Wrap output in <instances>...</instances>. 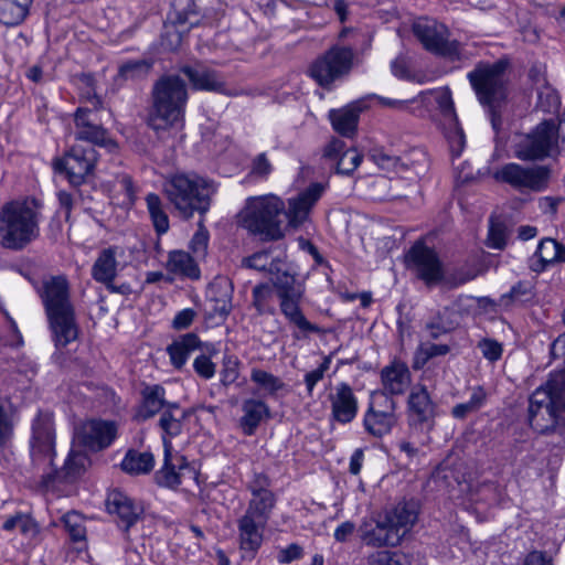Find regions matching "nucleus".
<instances>
[{"label":"nucleus","instance_id":"f257e3e1","mask_svg":"<svg viewBox=\"0 0 565 565\" xmlns=\"http://www.w3.org/2000/svg\"><path fill=\"white\" fill-rule=\"evenodd\" d=\"M56 348H65L78 337L75 308L71 300L70 282L64 275L42 281L39 291Z\"/></svg>","mask_w":565,"mask_h":565},{"label":"nucleus","instance_id":"f03ea898","mask_svg":"<svg viewBox=\"0 0 565 565\" xmlns=\"http://www.w3.org/2000/svg\"><path fill=\"white\" fill-rule=\"evenodd\" d=\"M43 204L34 198L13 200L0 209V245L22 250L40 236Z\"/></svg>","mask_w":565,"mask_h":565},{"label":"nucleus","instance_id":"7ed1b4c3","mask_svg":"<svg viewBox=\"0 0 565 565\" xmlns=\"http://www.w3.org/2000/svg\"><path fill=\"white\" fill-rule=\"evenodd\" d=\"M188 99L186 84L179 75L159 77L151 89L148 126L156 131L182 126Z\"/></svg>","mask_w":565,"mask_h":565},{"label":"nucleus","instance_id":"20e7f679","mask_svg":"<svg viewBox=\"0 0 565 565\" xmlns=\"http://www.w3.org/2000/svg\"><path fill=\"white\" fill-rule=\"evenodd\" d=\"M215 192L214 182L196 173L175 172L166 177L163 182L167 200L186 220L196 212L204 215Z\"/></svg>","mask_w":565,"mask_h":565},{"label":"nucleus","instance_id":"39448f33","mask_svg":"<svg viewBox=\"0 0 565 565\" xmlns=\"http://www.w3.org/2000/svg\"><path fill=\"white\" fill-rule=\"evenodd\" d=\"M268 273L279 300L280 312L288 323L294 326L301 335L318 332L319 328L305 317L301 309L305 296L303 284L285 269L284 264L278 259L270 262Z\"/></svg>","mask_w":565,"mask_h":565},{"label":"nucleus","instance_id":"423d86ee","mask_svg":"<svg viewBox=\"0 0 565 565\" xmlns=\"http://www.w3.org/2000/svg\"><path fill=\"white\" fill-rule=\"evenodd\" d=\"M285 212L284 201L275 194L250 196L237 214V223L265 241L282 237L280 216Z\"/></svg>","mask_w":565,"mask_h":565},{"label":"nucleus","instance_id":"0eeeda50","mask_svg":"<svg viewBox=\"0 0 565 565\" xmlns=\"http://www.w3.org/2000/svg\"><path fill=\"white\" fill-rule=\"evenodd\" d=\"M559 127L553 119L543 120L529 134L520 136L513 145L514 157L522 161H542L561 153Z\"/></svg>","mask_w":565,"mask_h":565},{"label":"nucleus","instance_id":"6e6552de","mask_svg":"<svg viewBox=\"0 0 565 565\" xmlns=\"http://www.w3.org/2000/svg\"><path fill=\"white\" fill-rule=\"evenodd\" d=\"M507 68L508 62L499 60L494 63L480 62L468 73V79L479 102L490 107L492 111V125L494 128L497 127L494 108L507 97Z\"/></svg>","mask_w":565,"mask_h":565},{"label":"nucleus","instance_id":"1a4fd4ad","mask_svg":"<svg viewBox=\"0 0 565 565\" xmlns=\"http://www.w3.org/2000/svg\"><path fill=\"white\" fill-rule=\"evenodd\" d=\"M412 31L423 47L449 62L467 58L463 44L450 39L448 26L433 18L420 17L413 22Z\"/></svg>","mask_w":565,"mask_h":565},{"label":"nucleus","instance_id":"9d476101","mask_svg":"<svg viewBox=\"0 0 565 565\" xmlns=\"http://www.w3.org/2000/svg\"><path fill=\"white\" fill-rule=\"evenodd\" d=\"M355 52L350 46L333 45L309 66V76L322 88L332 89L334 83L345 78L354 65Z\"/></svg>","mask_w":565,"mask_h":565},{"label":"nucleus","instance_id":"9b49d317","mask_svg":"<svg viewBox=\"0 0 565 565\" xmlns=\"http://www.w3.org/2000/svg\"><path fill=\"white\" fill-rule=\"evenodd\" d=\"M552 170L548 166H523L509 162L501 166L493 173V178L501 183L509 184L520 193L543 192L551 181Z\"/></svg>","mask_w":565,"mask_h":565},{"label":"nucleus","instance_id":"f8f14e48","mask_svg":"<svg viewBox=\"0 0 565 565\" xmlns=\"http://www.w3.org/2000/svg\"><path fill=\"white\" fill-rule=\"evenodd\" d=\"M90 106L81 107L75 113L76 139L90 142L94 146L104 147L108 151H115L117 143L109 137L107 130L99 124L97 113L103 106L99 97L88 99Z\"/></svg>","mask_w":565,"mask_h":565},{"label":"nucleus","instance_id":"ddd939ff","mask_svg":"<svg viewBox=\"0 0 565 565\" xmlns=\"http://www.w3.org/2000/svg\"><path fill=\"white\" fill-rule=\"evenodd\" d=\"M97 162V152L93 146L74 145L63 158L53 163L54 170L65 173L74 185L84 183L90 175Z\"/></svg>","mask_w":565,"mask_h":565},{"label":"nucleus","instance_id":"4468645a","mask_svg":"<svg viewBox=\"0 0 565 565\" xmlns=\"http://www.w3.org/2000/svg\"><path fill=\"white\" fill-rule=\"evenodd\" d=\"M396 403L385 394H372L369 407L363 417V426L367 434L381 438L391 433L397 423Z\"/></svg>","mask_w":565,"mask_h":565},{"label":"nucleus","instance_id":"2eb2a0df","mask_svg":"<svg viewBox=\"0 0 565 565\" xmlns=\"http://www.w3.org/2000/svg\"><path fill=\"white\" fill-rule=\"evenodd\" d=\"M188 480H196V471L188 462L185 457L179 454H172L171 440L164 438V460L163 466L156 472V481L160 487L172 490L178 489Z\"/></svg>","mask_w":565,"mask_h":565},{"label":"nucleus","instance_id":"dca6fc26","mask_svg":"<svg viewBox=\"0 0 565 565\" xmlns=\"http://www.w3.org/2000/svg\"><path fill=\"white\" fill-rule=\"evenodd\" d=\"M409 267L426 285L440 284L444 279L443 264L437 253L424 243H415L407 254Z\"/></svg>","mask_w":565,"mask_h":565},{"label":"nucleus","instance_id":"f3484780","mask_svg":"<svg viewBox=\"0 0 565 565\" xmlns=\"http://www.w3.org/2000/svg\"><path fill=\"white\" fill-rule=\"evenodd\" d=\"M529 402V423L539 433H546L553 428L564 412L554 407V399L543 386L532 393Z\"/></svg>","mask_w":565,"mask_h":565},{"label":"nucleus","instance_id":"a211bd4d","mask_svg":"<svg viewBox=\"0 0 565 565\" xmlns=\"http://www.w3.org/2000/svg\"><path fill=\"white\" fill-rule=\"evenodd\" d=\"M117 424L111 420L89 419L76 429V438L84 447L99 451L108 448L117 437Z\"/></svg>","mask_w":565,"mask_h":565},{"label":"nucleus","instance_id":"6ab92c4d","mask_svg":"<svg viewBox=\"0 0 565 565\" xmlns=\"http://www.w3.org/2000/svg\"><path fill=\"white\" fill-rule=\"evenodd\" d=\"M53 415L49 412H39L32 424L31 454L35 463L47 460L51 465L54 450Z\"/></svg>","mask_w":565,"mask_h":565},{"label":"nucleus","instance_id":"aec40b11","mask_svg":"<svg viewBox=\"0 0 565 565\" xmlns=\"http://www.w3.org/2000/svg\"><path fill=\"white\" fill-rule=\"evenodd\" d=\"M407 419L414 429L428 433L435 425V404L425 386H415L407 399Z\"/></svg>","mask_w":565,"mask_h":565},{"label":"nucleus","instance_id":"412c9836","mask_svg":"<svg viewBox=\"0 0 565 565\" xmlns=\"http://www.w3.org/2000/svg\"><path fill=\"white\" fill-rule=\"evenodd\" d=\"M437 104L441 115L440 121L444 134L448 141L451 156L459 157L466 147V136L459 125L450 93H443L437 98Z\"/></svg>","mask_w":565,"mask_h":565},{"label":"nucleus","instance_id":"4be33fe9","mask_svg":"<svg viewBox=\"0 0 565 565\" xmlns=\"http://www.w3.org/2000/svg\"><path fill=\"white\" fill-rule=\"evenodd\" d=\"M324 190L326 186L322 183H311L297 196L288 200V206L285 207L284 214L291 226L297 227L309 218L312 207L320 200Z\"/></svg>","mask_w":565,"mask_h":565},{"label":"nucleus","instance_id":"5701e85b","mask_svg":"<svg viewBox=\"0 0 565 565\" xmlns=\"http://www.w3.org/2000/svg\"><path fill=\"white\" fill-rule=\"evenodd\" d=\"M331 419L347 425L354 420L359 411V402L348 383H339L329 394Z\"/></svg>","mask_w":565,"mask_h":565},{"label":"nucleus","instance_id":"b1692460","mask_svg":"<svg viewBox=\"0 0 565 565\" xmlns=\"http://www.w3.org/2000/svg\"><path fill=\"white\" fill-rule=\"evenodd\" d=\"M360 540L371 547L396 546L401 543L396 531L390 526L386 519H364L359 529Z\"/></svg>","mask_w":565,"mask_h":565},{"label":"nucleus","instance_id":"393cba45","mask_svg":"<svg viewBox=\"0 0 565 565\" xmlns=\"http://www.w3.org/2000/svg\"><path fill=\"white\" fill-rule=\"evenodd\" d=\"M267 522L243 514L237 520L239 548L244 557L253 558L264 541Z\"/></svg>","mask_w":565,"mask_h":565},{"label":"nucleus","instance_id":"a878e982","mask_svg":"<svg viewBox=\"0 0 565 565\" xmlns=\"http://www.w3.org/2000/svg\"><path fill=\"white\" fill-rule=\"evenodd\" d=\"M87 458L82 452L71 451L61 470H52L42 476V484L46 489L54 488L57 483L75 481L85 470Z\"/></svg>","mask_w":565,"mask_h":565},{"label":"nucleus","instance_id":"bb28decb","mask_svg":"<svg viewBox=\"0 0 565 565\" xmlns=\"http://www.w3.org/2000/svg\"><path fill=\"white\" fill-rule=\"evenodd\" d=\"M381 383L383 392L380 394L402 395L411 385V372L402 361H393L381 371Z\"/></svg>","mask_w":565,"mask_h":565},{"label":"nucleus","instance_id":"cd10ccee","mask_svg":"<svg viewBox=\"0 0 565 565\" xmlns=\"http://www.w3.org/2000/svg\"><path fill=\"white\" fill-rule=\"evenodd\" d=\"M106 502L108 512L118 516L120 526L126 531L139 520L142 513L141 507L137 505L132 499L118 490L111 491Z\"/></svg>","mask_w":565,"mask_h":565},{"label":"nucleus","instance_id":"c85d7f7f","mask_svg":"<svg viewBox=\"0 0 565 565\" xmlns=\"http://www.w3.org/2000/svg\"><path fill=\"white\" fill-rule=\"evenodd\" d=\"M140 395L141 402L138 406L136 418L141 422L161 414L169 404L173 403L166 399V390L159 384L145 386Z\"/></svg>","mask_w":565,"mask_h":565},{"label":"nucleus","instance_id":"c756f323","mask_svg":"<svg viewBox=\"0 0 565 565\" xmlns=\"http://www.w3.org/2000/svg\"><path fill=\"white\" fill-rule=\"evenodd\" d=\"M390 526L396 531L399 541L409 532L418 518V507L415 501H404L384 514Z\"/></svg>","mask_w":565,"mask_h":565},{"label":"nucleus","instance_id":"7c9ffc66","mask_svg":"<svg viewBox=\"0 0 565 565\" xmlns=\"http://www.w3.org/2000/svg\"><path fill=\"white\" fill-rule=\"evenodd\" d=\"M181 72L188 77L192 87L198 90L223 92L224 81L213 70L203 65L181 67Z\"/></svg>","mask_w":565,"mask_h":565},{"label":"nucleus","instance_id":"2f4dec72","mask_svg":"<svg viewBox=\"0 0 565 565\" xmlns=\"http://www.w3.org/2000/svg\"><path fill=\"white\" fill-rule=\"evenodd\" d=\"M535 260L531 269L536 273L544 271L548 266L565 262V246L553 238H543L535 252Z\"/></svg>","mask_w":565,"mask_h":565},{"label":"nucleus","instance_id":"473e14b6","mask_svg":"<svg viewBox=\"0 0 565 565\" xmlns=\"http://www.w3.org/2000/svg\"><path fill=\"white\" fill-rule=\"evenodd\" d=\"M200 347L201 341L199 337L193 332H189L179 337L167 348L171 364L177 370H181L185 365L189 355L193 351L200 349Z\"/></svg>","mask_w":565,"mask_h":565},{"label":"nucleus","instance_id":"72a5a7b5","mask_svg":"<svg viewBox=\"0 0 565 565\" xmlns=\"http://www.w3.org/2000/svg\"><path fill=\"white\" fill-rule=\"evenodd\" d=\"M167 270L180 277H186L190 279L200 278V269L191 255L183 250H172L168 255L166 263Z\"/></svg>","mask_w":565,"mask_h":565},{"label":"nucleus","instance_id":"f704fd0d","mask_svg":"<svg viewBox=\"0 0 565 565\" xmlns=\"http://www.w3.org/2000/svg\"><path fill=\"white\" fill-rule=\"evenodd\" d=\"M244 415L241 418V427L245 435L252 436L263 418L268 415L269 408L263 401L248 398L242 406Z\"/></svg>","mask_w":565,"mask_h":565},{"label":"nucleus","instance_id":"c9c22d12","mask_svg":"<svg viewBox=\"0 0 565 565\" xmlns=\"http://www.w3.org/2000/svg\"><path fill=\"white\" fill-rule=\"evenodd\" d=\"M33 0H0V22L7 26L21 24L30 14Z\"/></svg>","mask_w":565,"mask_h":565},{"label":"nucleus","instance_id":"e433bc0d","mask_svg":"<svg viewBox=\"0 0 565 565\" xmlns=\"http://www.w3.org/2000/svg\"><path fill=\"white\" fill-rule=\"evenodd\" d=\"M212 312L218 317H226L232 310V288L226 280L213 282L207 291Z\"/></svg>","mask_w":565,"mask_h":565},{"label":"nucleus","instance_id":"4c0bfd02","mask_svg":"<svg viewBox=\"0 0 565 565\" xmlns=\"http://www.w3.org/2000/svg\"><path fill=\"white\" fill-rule=\"evenodd\" d=\"M185 413L181 409L180 405L175 402L169 404V406L160 414L159 427L161 428L164 438L170 440L181 434L183 427V420Z\"/></svg>","mask_w":565,"mask_h":565},{"label":"nucleus","instance_id":"58836bf2","mask_svg":"<svg viewBox=\"0 0 565 565\" xmlns=\"http://www.w3.org/2000/svg\"><path fill=\"white\" fill-rule=\"evenodd\" d=\"M117 275V259L114 248L103 249L92 267L93 278L102 284L113 282Z\"/></svg>","mask_w":565,"mask_h":565},{"label":"nucleus","instance_id":"ea45409f","mask_svg":"<svg viewBox=\"0 0 565 565\" xmlns=\"http://www.w3.org/2000/svg\"><path fill=\"white\" fill-rule=\"evenodd\" d=\"M333 129L343 137H352L358 127L359 110L354 107H344L341 109H331L329 111Z\"/></svg>","mask_w":565,"mask_h":565},{"label":"nucleus","instance_id":"a19ab883","mask_svg":"<svg viewBox=\"0 0 565 565\" xmlns=\"http://www.w3.org/2000/svg\"><path fill=\"white\" fill-rule=\"evenodd\" d=\"M276 502L277 498L274 492L254 494L250 497L244 514L268 523L273 510L275 509Z\"/></svg>","mask_w":565,"mask_h":565},{"label":"nucleus","instance_id":"79ce46f5","mask_svg":"<svg viewBox=\"0 0 565 565\" xmlns=\"http://www.w3.org/2000/svg\"><path fill=\"white\" fill-rule=\"evenodd\" d=\"M154 458L150 452L129 450L121 461V469L130 475H143L152 470Z\"/></svg>","mask_w":565,"mask_h":565},{"label":"nucleus","instance_id":"37998d69","mask_svg":"<svg viewBox=\"0 0 565 565\" xmlns=\"http://www.w3.org/2000/svg\"><path fill=\"white\" fill-rule=\"evenodd\" d=\"M147 209L156 232L161 235L169 231V217L164 211L160 196L156 193H149L146 196Z\"/></svg>","mask_w":565,"mask_h":565},{"label":"nucleus","instance_id":"c03bdc74","mask_svg":"<svg viewBox=\"0 0 565 565\" xmlns=\"http://www.w3.org/2000/svg\"><path fill=\"white\" fill-rule=\"evenodd\" d=\"M487 393L481 386L472 390L468 402L457 404L451 409L452 417L465 419L468 415L478 412L486 403Z\"/></svg>","mask_w":565,"mask_h":565},{"label":"nucleus","instance_id":"a18cd8bd","mask_svg":"<svg viewBox=\"0 0 565 565\" xmlns=\"http://www.w3.org/2000/svg\"><path fill=\"white\" fill-rule=\"evenodd\" d=\"M252 298V305L259 316L274 313V290L271 286H269L268 284L256 285L253 288Z\"/></svg>","mask_w":565,"mask_h":565},{"label":"nucleus","instance_id":"49530a36","mask_svg":"<svg viewBox=\"0 0 565 565\" xmlns=\"http://www.w3.org/2000/svg\"><path fill=\"white\" fill-rule=\"evenodd\" d=\"M2 530L6 532L19 531L26 536H34L38 532L36 523L30 514L17 512L8 516L2 523Z\"/></svg>","mask_w":565,"mask_h":565},{"label":"nucleus","instance_id":"de8ad7c7","mask_svg":"<svg viewBox=\"0 0 565 565\" xmlns=\"http://www.w3.org/2000/svg\"><path fill=\"white\" fill-rule=\"evenodd\" d=\"M399 172L412 171L415 175L424 173L428 167L427 153L422 149H412L399 157Z\"/></svg>","mask_w":565,"mask_h":565},{"label":"nucleus","instance_id":"09e8293b","mask_svg":"<svg viewBox=\"0 0 565 565\" xmlns=\"http://www.w3.org/2000/svg\"><path fill=\"white\" fill-rule=\"evenodd\" d=\"M534 296V285L530 280H521L512 286L509 292L502 295L500 301L504 306L525 303L531 301Z\"/></svg>","mask_w":565,"mask_h":565},{"label":"nucleus","instance_id":"8fccbe9b","mask_svg":"<svg viewBox=\"0 0 565 565\" xmlns=\"http://www.w3.org/2000/svg\"><path fill=\"white\" fill-rule=\"evenodd\" d=\"M542 386L554 399V407L565 411V370L552 373Z\"/></svg>","mask_w":565,"mask_h":565},{"label":"nucleus","instance_id":"3c124183","mask_svg":"<svg viewBox=\"0 0 565 565\" xmlns=\"http://www.w3.org/2000/svg\"><path fill=\"white\" fill-rule=\"evenodd\" d=\"M449 351L450 348L447 344H422L415 351L412 366L414 370H420L430 359L439 355H446Z\"/></svg>","mask_w":565,"mask_h":565},{"label":"nucleus","instance_id":"603ef678","mask_svg":"<svg viewBox=\"0 0 565 565\" xmlns=\"http://www.w3.org/2000/svg\"><path fill=\"white\" fill-rule=\"evenodd\" d=\"M153 62L147 58L128 61L119 66L118 76L122 79H136L149 74Z\"/></svg>","mask_w":565,"mask_h":565},{"label":"nucleus","instance_id":"864d4df0","mask_svg":"<svg viewBox=\"0 0 565 565\" xmlns=\"http://www.w3.org/2000/svg\"><path fill=\"white\" fill-rule=\"evenodd\" d=\"M250 380L270 395L285 387V383L279 377L260 369L252 370Z\"/></svg>","mask_w":565,"mask_h":565},{"label":"nucleus","instance_id":"5fc2aeb1","mask_svg":"<svg viewBox=\"0 0 565 565\" xmlns=\"http://www.w3.org/2000/svg\"><path fill=\"white\" fill-rule=\"evenodd\" d=\"M369 565H411L408 555L401 552L376 551L367 556Z\"/></svg>","mask_w":565,"mask_h":565},{"label":"nucleus","instance_id":"6e6d98bb","mask_svg":"<svg viewBox=\"0 0 565 565\" xmlns=\"http://www.w3.org/2000/svg\"><path fill=\"white\" fill-rule=\"evenodd\" d=\"M479 270L470 266H461L455 270L445 274L441 282L449 288H456L478 277Z\"/></svg>","mask_w":565,"mask_h":565},{"label":"nucleus","instance_id":"4d7b16f0","mask_svg":"<svg viewBox=\"0 0 565 565\" xmlns=\"http://www.w3.org/2000/svg\"><path fill=\"white\" fill-rule=\"evenodd\" d=\"M447 309L439 311L426 323V330L428 331V335L430 338L437 339L455 328V323L447 318Z\"/></svg>","mask_w":565,"mask_h":565},{"label":"nucleus","instance_id":"13d9d810","mask_svg":"<svg viewBox=\"0 0 565 565\" xmlns=\"http://www.w3.org/2000/svg\"><path fill=\"white\" fill-rule=\"evenodd\" d=\"M369 156L382 170L399 172V157L388 153L383 148H373Z\"/></svg>","mask_w":565,"mask_h":565},{"label":"nucleus","instance_id":"bf43d9fd","mask_svg":"<svg viewBox=\"0 0 565 565\" xmlns=\"http://www.w3.org/2000/svg\"><path fill=\"white\" fill-rule=\"evenodd\" d=\"M508 227L503 222L492 221L489 226L487 245L491 248L503 249L507 245Z\"/></svg>","mask_w":565,"mask_h":565},{"label":"nucleus","instance_id":"052dcab7","mask_svg":"<svg viewBox=\"0 0 565 565\" xmlns=\"http://www.w3.org/2000/svg\"><path fill=\"white\" fill-rule=\"evenodd\" d=\"M220 376H221V383L225 387L231 386L238 380V377H239V361L236 356H233V355L224 356Z\"/></svg>","mask_w":565,"mask_h":565},{"label":"nucleus","instance_id":"680f3d73","mask_svg":"<svg viewBox=\"0 0 565 565\" xmlns=\"http://www.w3.org/2000/svg\"><path fill=\"white\" fill-rule=\"evenodd\" d=\"M362 154L355 149L343 151L337 163V172L350 175L362 162Z\"/></svg>","mask_w":565,"mask_h":565},{"label":"nucleus","instance_id":"e2e57ef3","mask_svg":"<svg viewBox=\"0 0 565 565\" xmlns=\"http://www.w3.org/2000/svg\"><path fill=\"white\" fill-rule=\"evenodd\" d=\"M63 522L73 541L77 542L85 539L86 529L81 514L76 512L66 513L63 518Z\"/></svg>","mask_w":565,"mask_h":565},{"label":"nucleus","instance_id":"0e129e2a","mask_svg":"<svg viewBox=\"0 0 565 565\" xmlns=\"http://www.w3.org/2000/svg\"><path fill=\"white\" fill-rule=\"evenodd\" d=\"M331 361L332 355H326L317 369L306 373L305 384L309 396L312 395L317 383H319L324 377L326 372L330 369Z\"/></svg>","mask_w":565,"mask_h":565},{"label":"nucleus","instance_id":"69168bd1","mask_svg":"<svg viewBox=\"0 0 565 565\" xmlns=\"http://www.w3.org/2000/svg\"><path fill=\"white\" fill-rule=\"evenodd\" d=\"M273 172V164L265 152L257 154L250 164L249 177L266 180Z\"/></svg>","mask_w":565,"mask_h":565},{"label":"nucleus","instance_id":"338daca9","mask_svg":"<svg viewBox=\"0 0 565 565\" xmlns=\"http://www.w3.org/2000/svg\"><path fill=\"white\" fill-rule=\"evenodd\" d=\"M477 348L481 351L482 356L491 363L499 361L503 353L502 344L490 338L481 339Z\"/></svg>","mask_w":565,"mask_h":565},{"label":"nucleus","instance_id":"774afa93","mask_svg":"<svg viewBox=\"0 0 565 565\" xmlns=\"http://www.w3.org/2000/svg\"><path fill=\"white\" fill-rule=\"evenodd\" d=\"M194 372L203 380H210L215 375L216 365L206 354L198 355L193 361Z\"/></svg>","mask_w":565,"mask_h":565}]
</instances>
